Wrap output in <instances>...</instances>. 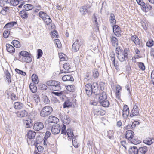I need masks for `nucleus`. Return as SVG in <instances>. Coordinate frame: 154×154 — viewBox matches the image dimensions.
<instances>
[{"mask_svg": "<svg viewBox=\"0 0 154 154\" xmlns=\"http://www.w3.org/2000/svg\"><path fill=\"white\" fill-rule=\"evenodd\" d=\"M93 76L94 79L97 78L99 76V73L96 69H94L92 71Z\"/></svg>", "mask_w": 154, "mask_h": 154, "instance_id": "09e8293b", "label": "nucleus"}, {"mask_svg": "<svg viewBox=\"0 0 154 154\" xmlns=\"http://www.w3.org/2000/svg\"><path fill=\"white\" fill-rule=\"evenodd\" d=\"M35 84L31 83L29 85L30 89L33 93H35L37 91V88Z\"/></svg>", "mask_w": 154, "mask_h": 154, "instance_id": "c9c22d12", "label": "nucleus"}, {"mask_svg": "<svg viewBox=\"0 0 154 154\" xmlns=\"http://www.w3.org/2000/svg\"><path fill=\"white\" fill-rule=\"evenodd\" d=\"M128 55L127 50L125 49L123 52L117 55V57L120 62H122L125 61L127 59Z\"/></svg>", "mask_w": 154, "mask_h": 154, "instance_id": "7ed1b4c3", "label": "nucleus"}, {"mask_svg": "<svg viewBox=\"0 0 154 154\" xmlns=\"http://www.w3.org/2000/svg\"><path fill=\"white\" fill-rule=\"evenodd\" d=\"M122 52H123V51H122V48L118 46L116 48V53L117 54V55Z\"/></svg>", "mask_w": 154, "mask_h": 154, "instance_id": "0e129e2a", "label": "nucleus"}, {"mask_svg": "<svg viewBox=\"0 0 154 154\" xmlns=\"http://www.w3.org/2000/svg\"><path fill=\"white\" fill-rule=\"evenodd\" d=\"M100 103L102 106L105 107H108L109 105V102L106 100H103L102 102H100Z\"/></svg>", "mask_w": 154, "mask_h": 154, "instance_id": "473e14b6", "label": "nucleus"}, {"mask_svg": "<svg viewBox=\"0 0 154 154\" xmlns=\"http://www.w3.org/2000/svg\"><path fill=\"white\" fill-rule=\"evenodd\" d=\"M99 99V102H102L103 100H105L107 99V96L106 93L102 89H100V94L98 95H97Z\"/></svg>", "mask_w": 154, "mask_h": 154, "instance_id": "423d86ee", "label": "nucleus"}, {"mask_svg": "<svg viewBox=\"0 0 154 154\" xmlns=\"http://www.w3.org/2000/svg\"><path fill=\"white\" fill-rule=\"evenodd\" d=\"M109 21L110 23L115 24L116 23L115 17L113 14L111 13L110 14Z\"/></svg>", "mask_w": 154, "mask_h": 154, "instance_id": "72a5a7b5", "label": "nucleus"}, {"mask_svg": "<svg viewBox=\"0 0 154 154\" xmlns=\"http://www.w3.org/2000/svg\"><path fill=\"white\" fill-rule=\"evenodd\" d=\"M31 56V54L28 52L22 51L19 54L18 60L23 62H31L32 61V58Z\"/></svg>", "mask_w": 154, "mask_h": 154, "instance_id": "f257e3e1", "label": "nucleus"}, {"mask_svg": "<svg viewBox=\"0 0 154 154\" xmlns=\"http://www.w3.org/2000/svg\"><path fill=\"white\" fill-rule=\"evenodd\" d=\"M72 106V103L70 101L67 99L63 103V108H65L71 106Z\"/></svg>", "mask_w": 154, "mask_h": 154, "instance_id": "a19ab883", "label": "nucleus"}, {"mask_svg": "<svg viewBox=\"0 0 154 154\" xmlns=\"http://www.w3.org/2000/svg\"><path fill=\"white\" fill-rule=\"evenodd\" d=\"M130 39L136 45H139L140 44V41L138 36L136 35L131 36Z\"/></svg>", "mask_w": 154, "mask_h": 154, "instance_id": "5701e85b", "label": "nucleus"}, {"mask_svg": "<svg viewBox=\"0 0 154 154\" xmlns=\"http://www.w3.org/2000/svg\"><path fill=\"white\" fill-rule=\"evenodd\" d=\"M116 95L118 99L120 98V95L122 89L121 86L119 85H117L116 86Z\"/></svg>", "mask_w": 154, "mask_h": 154, "instance_id": "c756f323", "label": "nucleus"}, {"mask_svg": "<svg viewBox=\"0 0 154 154\" xmlns=\"http://www.w3.org/2000/svg\"><path fill=\"white\" fill-rule=\"evenodd\" d=\"M37 58L39 59L42 56L43 54V52L42 51L41 49H38L37 50Z\"/></svg>", "mask_w": 154, "mask_h": 154, "instance_id": "69168bd1", "label": "nucleus"}, {"mask_svg": "<svg viewBox=\"0 0 154 154\" xmlns=\"http://www.w3.org/2000/svg\"><path fill=\"white\" fill-rule=\"evenodd\" d=\"M82 44L81 41L77 39L73 43L72 46V51L74 52H76L79 50Z\"/></svg>", "mask_w": 154, "mask_h": 154, "instance_id": "20e7f679", "label": "nucleus"}, {"mask_svg": "<svg viewBox=\"0 0 154 154\" xmlns=\"http://www.w3.org/2000/svg\"><path fill=\"white\" fill-rule=\"evenodd\" d=\"M77 136H75L73 138L72 143L73 145L75 147H78V143L77 142Z\"/></svg>", "mask_w": 154, "mask_h": 154, "instance_id": "3c124183", "label": "nucleus"}, {"mask_svg": "<svg viewBox=\"0 0 154 154\" xmlns=\"http://www.w3.org/2000/svg\"><path fill=\"white\" fill-rule=\"evenodd\" d=\"M66 132L69 139H71L74 136L73 133L71 129H68Z\"/></svg>", "mask_w": 154, "mask_h": 154, "instance_id": "58836bf2", "label": "nucleus"}, {"mask_svg": "<svg viewBox=\"0 0 154 154\" xmlns=\"http://www.w3.org/2000/svg\"><path fill=\"white\" fill-rule=\"evenodd\" d=\"M66 89L69 91L70 92H72L74 91V86L73 85H67L66 86Z\"/></svg>", "mask_w": 154, "mask_h": 154, "instance_id": "4d7b16f0", "label": "nucleus"}, {"mask_svg": "<svg viewBox=\"0 0 154 154\" xmlns=\"http://www.w3.org/2000/svg\"><path fill=\"white\" fill-rule=\"evenodd\" d=\"M48 121L49 123H57L59 121V119L57 117L53 116H50L48 119Z\"/></svg>", "mask_w": 154, "mask_h": 154, "instance_id": "aec40b11", "label": "nucleus"}, {"mask_svg": "<svg viewBox=\"0 0 154 154\" xmlns=\"http://www.w3.org/2000/svg\"><path fill=\"white\" fill-rule=\"evenodd\" d=\"M111 41L112 42L113 46H117L118 45V41L117 38L113 36L111 37Z\"/></svg>", "mask_w": 154, "mask_h": 154, "instance_id": "f704fd0d", "label": "nucleus"}, {"mask_svg": "<svg viewBox=\"0 0 154 154\" xmlns=\"http://www.w3.org/2000/svg\"><path fill=\"white\" fill-rule=\"evenodd\" d=\"M9 31L7 29L5 30L3 33V36L5 38H7L9 35Z\"/></svg>", "mask_w": 154, "mask_h": 154, "instance_id": "680f3d73", "label": "nucleus"}, {"mask_svg": "<svg viewBox=\"0 0 154 154\" xmlns=\"http://www.w3.org/2000/svg\"><path fill=\"white\" fill-rule=\"evenodd\" d=\"M49 88L50 90L53 91H60L61 88L60 86V83L58 81L55 80L53 87Z\"/></svg>", "mask_w": 154, "mask_h": 154, "instance_id": "6e6552de", "label": "nucleus"}, {"mask_svg": "<svg viewBox=\"0 0 154 154\" xmlns=\"http://www.w3.org/2000/svg\"><path fill=\"white\" fill-rule=\"evenodd\" d=\"M92 93H93L96 95H97L100 94V89L98 88V85L96 82H94L92 85Z\"/></svg>", "mask_w": 154, "mask_h": 154, "instance_id": "0eeeda50", "label": "nucleus"}, {"mask_svg": "<svg viewBox=\"0 0 154 154\" xmlns=\"http://www.w3.org/2000/svg\"><path fill=\"white\" fill-rule=\"evenodd\" d=\"M95 114L98 116H103L105 114L106 112L105 111L100 109H96L94 111Z\"/></svg>", "mask_w": 154, "mask_h": 154, "instance_id": "e433bc0d", "label": "nucleus"}, {"mask_svg": "<svg viewBox=\"0 0 154 154\" xmlns=\"http://www.w3.org/2000/svg\"><path fill=\"white\" fill-rule=\"evenodd\" d=\"M23 121L26 128H30L32 126V121L31 119H26L23 120Z\"/></svg>", "mask_w": 154, "mask_h": 154, "instance_id": "f3484780", "label": "nucleus"}, {"mask_svg": "<svg viewBox=\"0 0 154 154\" xmlns=\"http://www.w3.org/2000/svg\"><path fill=\"white\" fill-rule=\"evenodd\" d=\"M62 80L64 81H73L74 79L73 76L70 75H65L62 77Z\"/></svg>", "mask_w": 154, "mask_h": 154, "instance_id": "bb28decb", "label": "nucleus"}, {"mask_svg": "<svg viewBox=\"0 0 154 154\" xmlns=\"http://www.w3.org/2000/svg\"><path fill=\"white\" fill-rule=\"evenodd\" d=\"M66 126L65 125H62L61 130V133L65 135L66 134Z\"/></svg>", "mask_w": 154, "mask_h": 154, "instance_id": "e2e57ef3", "label": "nucleus"}, {"mask_svg": "<svg viewBox=\"0 0 154 154\" xmlns=\"http://www.w3.org/2000/svg\"><path fill=\"white\" fill-rule=\"evenodd\" d=\"M60 117L63 123L68 124L70 122V119L69 117L64 113L60 115Z\"/></svg>", "mask_w": 154, "mask_h": 154, "instance_id": "9d476101", "label": "nucleus"}, {"mask_svg": "<svg viewBox=\"0 0 154 154\" xmlns=\"http://www.w3.org/2000/svg\"><path fill=\"white\" fill-rule=\"evenodd\" d=\"M55 80H51L47 81L46 82V85L48 86H50L51 87H52L54 84Z\"/></svg>", "mask_w": 154, "mask_h": 154, "instance_id": "bf43d9fd", "label": "nucleus"}, {"mask_svg": "<svg viewBox=\"0 0 154 154\" xmlns=\"http://www.w3.org/2000/svg\"><path fill=\"white\" fill-rule=\"evenodd\" d=\"M112 62L115 68L117 70H119V64L118 61L116 62V58L113 59H111Z\"/></svg>", "mask_w": 154, "mask_h": 154, "instance_id": "37998d69", "label": "nucleus"}, {"mask_svg": "<svg viewBox=\"0 0 154 154\" xmlns=\"http://www.w3.org/2000/svg\"><path fill=\"white\" fill-rule=\"evenodd\" d=\"M48 15L47 14L43 11H40L39 13V16L43 20L45 17H46Z\"/></svg>", "mask_w": 154, "mask_h": 154, "instance_id": "603ef678", "label": "nucleus"}, {"mask_svg": "<svg viewBox=\"0 0 154 154\" xmlns=\"http://www.w3.org/2000/svg\"><path fill=\"white\" fill-rule=\"evenodd\" d=\"M12 44L14 46L17 48H20V42L19 41L14 40H13L12 42Z\"/></svg>", "mask_w": 154, "mask_h": 154, "instance_id": "c03bdc74", "label": "nucleus"}, {"mask_svg": "<svg viewBox=\"0 0 154 154\" xmlns=\"http://www.w3.org/2000/svg\"><path fill=\"white\" fill-rule=\"evenodd\" d=\"M148 150V148L146 146L139 147L138 154H147Z\"/></svg>", "mask_w": 154, "mask_h": 154, "instance_id": "4be33fe9", "label": "nucleus"}, {"mask_svg": "<svg viewBox=\"0 0 154 154\" xmlns=\"http://www.w3.org/2000/svg\"><path fill=\"white\" fill-rule=\"evenodd\" d=\"M129 109L128 106L125 105L122 111V116L123 118H127L129 114Z\"/></svg>", "mask_w": 154, "mask_h": 154, "instance_id": "dca6fc26", "label": "nucleus"}, {"mask_svg": "<svg viewBox=\"0 0 154 154\" xmlns=\"http://www.w3.org/2000/svg\"><path fill=\"white\" fill-rule=\"evenodd\" d=\"M152 8V6L149 4L146 5L144 7H143L142 9L145 11L147 12L149 11V10L151 9Z\"/></svg>", "mask_w": 154, "mask_h": 154, "instance_id": "864d4df0", "label": "nucleus"}, {"mask_svg": "<svg viewBox=\"0 0 154 154\" xmlns=\"http://www.w3.org/2000/svg\"><path fill=\"white\" fill-rule=\"evenodd\" d=\"M132 143L135 145H136L140 143L141 142V141L140 140L137 139V138H132L131 141H130Z\"/></svg>", "mask_w": 154, "mask_h": 154, "instance_id": "de8ad7c7", "label": "nucleus"}, {"mask_svg": "<svg viewBox=\"0 0 154 154\" xmlns=\"http://www.w3.org/2000/svg\"><path fill=\"white\" fill-rule=\"evenodd\" d=\"M53 111L52 108L49 106L43 107L41 111L40 114L42 117H45L50 115Z\"/></svg>", "mask_w": 154, "mask_h": 154, "instance_id": "f03ea898", "label": "nucleus"}, {"mask_svg": "<svg viewBox=\"0 0 154 154\" xmlns=\"http://www.w3.org/2000/svg\"><path fill=\"white\" fill-rule=\"evenodd\" d=\"M59 57L61 61H64L66 60V55L63 53H59Z\"/></svg>", "mask_w": 154, "mask_h": 154, "instance_id": "a18cd8bd", "label": "nucleus"}, {"mask_svg": "<svg viewBox=\"0 0 154 154\" xmlns=\"http://www.w3.org/2000/svg\"><path fill=\"white\" fill-rule=\"evenodd\" d=\"M92 20L95 25L96 26L97 30L96 32H97L99 31V26H98V23L100 21L99 20H97V15L95 13L93 14L92 17Z\"/></svg>", "mask_w": 154, "mask_h": 154, "instance_id": "4468645a", "label": "nucleus"}, {"mask_svg": "<svg viewBox=\"0 0 154 154\" xmlns=\"http://www.w3.org/2000/svg\"><path fill=\"white\" fill-rule=\"evenodd\" d=\"M6 50L7 51L10 53H14L15 52V49L14 47L9 44L6 45Z\"/></svg>", "mask_w": 154, "mask_h": 154, "instance_id": "cd10ccee", "label": "nucleus"}, {"mask_svg": "<svg viewBox=\"0 0 154 154\" xmlns=\"http://www.w3.org/2000/svg\"><path fill=\"white\" fill-rule=\"evenodd\" d=\"M113 32L118 37L121 35V31L120 28L117 25H115L113 26Z\"/></svg>", "mask_w": 154, "mask_h": 154, "instance_id": "9b49d317", "label": "nucleus"}, {"mask_svg": "<svg viewBox=\"0 0 154 154\" xmlns=\"http://www.w3.org/2000/svg\"><path fill=\"white\" fill-rule=\"evenodd\" d=\"M38 88L41 90H45L47 88V86L46 84H40L38 86Z\"/></svg>", "mask_w": 154, "mask_h": 154, "instance_id": "13d9d810", "label": "nucleus"}, {"mask_svg": "<svg viewBox=\"0 0 154 154\" xmlns=\"http://www.w3.org/2000/svg\"><path fill=\"white\" fill-rule=\"evenodd\" d=\"M63 67L64 69L66 70L67 71H65L64 72H63V71L61 70L60 73H66V72H71L72 71H70V69H71V66L70 65V64L68 63H65L64 64H63Z\"/></svg>", "mask_w": 154, "mask_h": 154, "instance_id": "6ab92c4d", "label": "nucleus"}, {"mask_svg": "<svg viewBox=\"0 0 154 154\" xmlns=\"http://www.w3.org/2000/svg\"><path fill=\"white\" fill-rule=\"evenodd\" d=\"M42 98L44 103L46 104H48L50 103V101L48 97L46 96L43 95Z\"/></svg>", "mask_w": 154, "mask_h": 154, "instance_id": "5fc2aeb1", "label": "nucleus"}, {"mask_svg": "<svg viewBox=\"0 0 154 154\" xmlns=\"http://www.w3.org/2000/svg\"><path fill=\"white\" fill-rule=\"evenodd\" d=\"M44 127L43 124L42 122L35 123L34 125L33 128L35 131H38L43 129Z\"/></svg>", "mask_w": 154, "mask_h": 154, "instance_id": "ddd939ff", "label": "nucleus"}, {"mask_svg": "<svg viewBox=\"0 0 154 154\" xmlns=\"http://www.w3.org/2000/svg\"><path fill=\"white\" fill-rule=\"evenodd\" d=\"M151 79L153 85H154V70L152 71L151 74Z\"/></svg>", "mask_w": 154, "mask_h": 154, "instance_id": "774afa93", "label": "nucleus"}, {"mask_svg": "<svg viewBox=\"0 0 154 154\" xmlns=\"http://www.w3.org/2000/svg\"><path fill=\"white\" fill-rule=\"evenodd\" d=\"M28 115L27 112L25 110L18 111L17 113V115L18 117L20 118L26 116Z\"/></svg>", "mask_w": 154, "mask_h": 154, "instance_id": "412c9836", "label": "nucleus"}, {"mask_svg": "<svg viewBox=\"0 0 154 154\" xmlns=\"http://www.w3.org/2000/svg\"><path fill=\"white\" fill-rule=\"evenodd\" d=\"M154 45V42L152 39H149L146 43V45L149 47H151Z\"/></svg>", "mask_w": 154, "mask_h": 154, "instance_id": "8fccbe9b", "label": "nucleus"}, {"mask_svg": "<svg viewBox=\"0 0 154 154\" xmlns=\"http://www.w3.org/2000/svg\"><path fill=\"white\" fill-rule=\"evenodd\" d=\"M154 140L153 138L147 137L143 140V142L146 144L150 145L153 143Z\"/></svg>", "mask_w": 154, "mask_h": 154, "instance_id": "c85d7f7f", "label": "nucleus"}, {"mask_svg": "<svg viewBox=\"0 0 154 154\" xmlns=\"http://www.w3.org/2000/svg\"><path fill=\"white\" fill-rule=\"evenodd\" d=\"M10 3L11 5L15 6L18 5L19 1L18 0H11Z\"/></svg>", "mask_w": 154, "mask_h": 154, "instance_id": "6e6d98bb", "label": "nucleus"}, {"mask_svg": "<svg viewBox=\"0 0 154 154\" xmlns=\"http://www.w3.org/2000/svg\"><path fill=\"white\" fill-rule=\"evenodd\" d=\"M138 66L139 68L142 70H144L145 69L144 65L143 63H139L138 64Z\"/></svg>", "mask_w": 154, "mask_h": 154, "instance_id": "338daca9", "label": "nucleus"}, {"mask_svg": "<svg viewBox=\"0 0 154 154\" xmlns=\"http://www.w3.org/2000/svg\"><path fill=\"white\" fill-rule=\"evenodd\" d=\"M92 85L90 83L86 84L85 86V89L87 95H91L92 93Z\"/></svg>", "mask_w": 154, "mask_h": 154, "instance_id": "a211bd4d", "label": "nucleus"}, {"mask_svg": "<svg viewBox=\"0 0 154 154\" xmlns=\"http://www.w3.org/2000/svg\"><path fill=\"white\" fill-rule=\"evenodd\" d=\"M90 8L88 5H84L80 7L79 11L82 15H84L90 12Z\"/></svg>", "mask_w": 154, "mask_h": 154, "instance_id": "39448f33", "label": "nucleus"}, {"mask_svg": "<svg viewBox=\"0 0 154 154\" xmlns=\"http://www.w3.org/2000/svg\"><path fill=\"white\" fill-rule=\"evenodd\" d=\"M36 135V133L32 130L29 131L27 133V138L29 140L34 139Z\"/></svg>", "mask_w": 154, "mask_h": 154, "instance_id": "a878e982", "label": "nucleus"}, {"mask_svg": "<svg viewBox=\"0 0 154 154\" xmlns=\"http://www.w3.org/2000/svg\"><path fill=\"white\" fill-rule=\"evenodd\" d=\"M23 8L25 11H28L32 10L33 8V6L31 4H27L23 6Z\"/></svg>", "mask_w": 154, "mask_h": 154, "instance_id": "79ce46f5", "label": "nucleus"}, {"mask_svg": "<svg viewBox=\"0 0 154 154\" xmlns=\"http://www.w3.org/2000/svg\"><path fill=\"white\" fill-rule=\"evenodd\" d=\"M134 132L131 130H128L126 132L125 137L129 141H131L134 136Z\"/></svg>", "mask_w": 154, "mask_h": 154, "instance_id": "f8f14e48", "label": "nucleus"}, {"mask_svg": "<svg viewBox=\"0 0 154 154\" xmlns=\"http://www.w3.org/2000/svg\"><path fill=\"white\" fill-rule=\"evenodd\" d=\"M32 80L35 84H37L39 82V80L37 75L33 74L32 76Z\"/></svg>", "mask_w": 154, "mask_h": 154, "instance_id": "ea45409f", "label": "nucleus"}, {"mask_svg": "<svg viewBox=\"0 0 154 154\" xmlns=\"http://www.w3.org/2000/svg\"><path fill=\"white\" fill-rule=\"evenodd\" d=\"M14 106L16 109H20L23 108V105L20 102H17L14 103Z\"/></svg>", "mask_w": 154, "mask_h": 154, "instance_id": "393cba45", "label": "nucleus"}, {"mask_svg": "<svg viewBox=\"0 0 154 154\" xmlns=\"http://www.w3.org/2000/svg\"><path fill=\"white\" fill-rule=\"evenodd\" d=\"M20 14L21 17L23 19H26L28 17V13L26 11L24 10L20 11Z\"/></svg>", "mask_w": 154, "mask_h": 154, "instance_id": "7c9ffc66", "label": "nucleus"}, {"mask_svg": "<svg viewBox=\"0 0 154 154\" xmlns=\"http://www.w3.org/2000/svg\"><path fill=\"white\" fill-rule=\"evenodd\" d=\"M139 114V108L136 105H135L131 111L130 116L131 117H132L134 116L138 115Z\"/></svg>", "mask_w": 154, "mask_h": 154, "instance_id": "2eb2a0df", "label": "nucleus"}, {"mask_svg": "<svg viewBox=\"0 0 154 154\" xmlns=\"http://www.w3.org/2000/svg\"><path fill=\"white\" fill-rule=\"evenodd\" d=\"M15 71L17 73L19 74H20L22 75L25 76L26 75V73L25 72H23V71L19 69H15Z\"/></svg>", "mask_w": 154, "mask_h": 154, "instance_id": "052dcab7", "label": "nucleus"}, {"mask_svg": "<svg viewBox=\"0 0 154 154\" xmlns=\"http://www.w3.org/2000/svg\"><path fill=\"white\" fill-rule=\"evenodd\" d=\"M43 20L45 23H46V24L47 25H49L52 22L51 20L50 17L48 15L46 16V17L44 18Z\"/></svg>", "mask_w": 154, "mask_h": 154, "instance_id": "4c0bfd02", "label": "nucleus"}, {"mask_svg": "<svg viewBox=\"0 0 154 154\" xmlns=\"http://www.w3.org/2000/svg\"><path fill=\"white\" fill-rule=\"evenodd\" d=\"M17 24V23L15 22H10L6 24L4 27L5 28H9Z\"/></svg>", "mask_w": 154, "mask_h": 154, "instance_id": "49530a36", "label": "nucleus"}, {"mask_svg": "<svg viewBox=\"0 0 154 154\" xmlns=\"http://www.w3.org/2000/svg\"><path fill=\"white\" fill-rule=\"evenodd\" d=\"M138 149L135 146H131L129 150V154H138Z\"/></svg>", "mask_w": 154, "mask_h": 154, "instance_id": "b1692460", "label": "nucleus"}, {"mask_svg": "<svg viewBox=\"0 0 154 154\" xmlns=\"http://www.w3.org/2000/svg\"><path fill=\"white\" fill-rule=\"evenodd\" d=\"M5 79L7 80L8 83L9 84L11 82V78L10 74L8 71H6L5 73Z\"/></svg>", "mask_w": 154, "mask_h": 154, "instance_id": "2f4dec72", "label": "nucleus"}, {"mask_svg": "<svg viewBox=\"0 0 154 154\" xmlns=\"http://www.w3.org/2000/svg\"><path fill=\"white\" fill-rule=\"evenodd\" d=\"M60 126L59 125H53L51 128V131L53 134H56L60 132Z\"/></svg>", "mask_w": 154, "mask_h": 154, "instance_id": "1a4fd4ad", "label": "nucleus"}]
</instances>
